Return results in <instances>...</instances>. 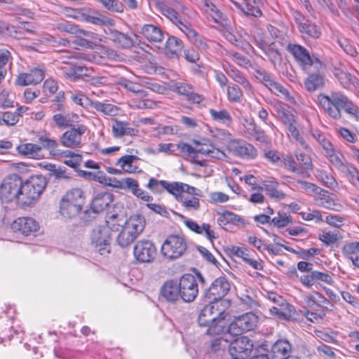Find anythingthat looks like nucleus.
<instances>
[{"label":"nucleus","mask_w":359,"mask_h":359,"mask_svg":"<svg viewBox=\"0 0 359 359\" xmlns=\"http://www.w3.org/2000/svg\"><path fill=\"white\" fill-rule=\"evenodd\" d=\"M208 302L199 313L198 325L207 327L206 334L209 336L220 335L226 328L224 313L229 306V302Z\"/></svg>","instance_id":"f257e3e1"},{"label":"nucleus","mask_w":359,"mask_h":359,"mask_svg":"<svg viewBox=\"0 0 359 359\" xmlns=\"http://www.w3.org/2000/svg\"><path fill=\"white\" fill-rule=\"evenodd\" d=\"M317 102L323 111L334 119L341 118V109L352 117H359L358 106L340 91H332L330 95L319 94Z\"/></svg>","instance_id":"f03ea898"},{"label":"nucleus","mask_w":359,"mask_h":359,"mask_svg":"<svg viewBox=\"0 0 359 359\" xmlns=\"http://www.w3.org/2000/svg\"><path fill=\"white\" fill-rule=\"evenodd\" d=\"M120 226L118 215L113 214L107 217L104 224L93 228L90 235L91 243L100 255L109 253L113 232L118 231Z\"/></svg>","instance_id":"7ed1b4c3"},{"label":"nucleus","mask_w":359,"mask_h":359,"mask_svg":"<svg viewBox=\"0 0 359 359\" xmlns=\"http://www.w3.org/2000/svg\"><path fill=\"white\" fill-rule=\"evenodd\" d=\"M86 196L80 188L68 190L61 198L59 212L65 218L72 219L78 216L85 204Z\"/></svg>","instance_id":"20e7f679"},{"label":"nucleus","mask_w":359,"mask_h":359,"mask_svg":"<svg viewBox=\"0 0 359 359\" xmlns=\"http://www.w3.org/2000/svg\"><path fill=\"white\" fill-rule=\"evenodd\" d=\"M46 186V179L41 175L32 176L25 182L22 180L19 205L23 208L34 205Z\"/></svg>","instance_id":"39448f33"},{"label":"nucleus","mask_w":359,"mask_h":359,"mask_svg":"<svg viewBox=\"0 0 359 359\" xmlns=\"http://www.w3.org/2000/svg\"><path fill=\"white\" fill-rule=\"evenodd\" d=\"M172 195L187 211H197L201 207L199 198L203 194L198 188L178 182Z\"/></svg>","instance_id":"423d86ee"},{"label":"nucleus","mask_w":359,"mask_h":359,"mask_svg":"<svg viewBox=\"0 0 359 359\" xmlns=\"http://www.w3.org/2000/svg\"><path fill=\"white\" fill-rule=\"evenodd\" d=\"M144 228V219L142 216L130 217L118 235L117 243L122 248L128 246L137 238Z\"/></svg>","instance_id":"0eeeda50"},{"label":"nucleus","mask_w":359,"mask_h":359,"mask_svg":"<svg viewBox=\"0 0 359 359\" xmlns=\"http://www.w3.org/2000/svg\"><path fill=\"white\" fill-rule=\"evenodd\" d=\"M22 178L16 174L10 175L0 186V198L5 202L15 201L19 205Z\"/></svg>","instance_id":"6e6552de"},{"label":"nucleus","mask_w":359,"mask_h":359,"mask_svg":"<svg viewBox=\"0 0 359 359\" xmlns=\"http://www.w3.org/2000/svg\"><path fill=\"white\" fill-rule=\"evenodd\" d=\"M187 250V243L183 236L170 235L163 242L161 246V253L168 259H175L180 257Z\"/></svg>","instance_id":"1a4fd4ad"},{"label":"nucleus","mask_w":359,"mask_h":359,"mask_svg":"<svg viewBox=\"0 0 359 359\" xmlns=\"http://www.w3.org/2000/svg\"><path fill=\"white\" fill-rule=\"evenodd\" d=\"M231 284L224 276L215 279L209 288L205 291V298L207 302H228L224 297L229 293Z\"/></svg>","instance_id":"9d476101"},{"label":"nucleus","mask_w":359,"mask_h":359,"mask_svg":"<svg viewBox=\"0 0 359 359\" xmlns=\"http://www.w3.org/2000/svg\"><path fill=\"white\" fill-rule=\"evenodd\" d=\"M181 299L184 302H193L198 295V285L196 278L191 274L183 275L178 282Z\"/></svg>","instance_id":"9b49d317"},{"label":"nucleus","mask_w":359,"mask_h":359,"mask_svg":"<svg viewBox=\"0 0 359 359\" xmlns=\"http://www.w3.org/2000/svg\"><path fill=\"white\" fill-rule=\"evenodd\" d=\"M79 57L76 55H71L67 57L62 56V61L60 62L61 65L58 67L62 71L63 76L71 80L76 81L83 76H88V69L86 67L81 65H76L73 62H69L67 59H77Z\"/></svg>","instance_id":"f8f14e48"},{"label":"nucleus","mask_w":359,"mask_h":359,"mask_svg":"<svg viewBox=\"0 0 359 359\" xmlns=\"http://www.w3.org/2000/svg\"><path fill=\"white\" fill-rule=\"evenodd\" d=\"M226 149L232 155L243 158L252 159L257 156V150L255 147L241 139L229 141Z\"/></svg>","instance_id":"ddd939ff"},{"label":"nucleus","mask_w":359,"mask_h":359,"mask_svg":"<svg viewBox=\"0 0 359 359\" xmlns=\"http://www.w3.org/2000/svg\"><path fill=\"white\" fill-rule=\"evenodd\" d=\"M253 348L252 340L245 336H239L229 345V354L233 359H245Z\"/></svg>","instance_id":"4468645a"},{"label":"nucleus","mask_w":359,"mask_h":359,"mask_svg":"<svg viewBox=\"0 0 359 359\" xmlns=\"http://www.w3.org/2000/svg\"><path fill=\"white\" fill-rule=\"evenodd\" d=\"M257 321L258 318L255 313H246L234 319L229 326V332L231 334L238 335L243 332L253 330Z\"/></svg>","instance_id":"2eb2a0df"},{"label":"nucleus","mask_w":359,"mask_h":359,"mask_svg":"<svg viewBox=\"0 0 359 359\" xmlns=\"http://www.w3.org/2000/svg\"><path fill=\"white\" fill-rule=\"evenodd\" d=\"M86 130L87 127L84 125L74 126L62 135L60 142L65 147L80 148L82 146V137Z\"/></svg>","instance_id":"dca6fc26"},{"label":"nucleus","mask_w":359,"mask_h":359,"mask_svg":"<svg viewBox=\"0 0 359 359\" xmlns=\"http://www.w3.org/2000/svg\"><path fill=\"white\" fill-rule=\"evenodd\" d=\"M133 253L138 262L149 263L155 259L157 250L151 241L142 240L138 241L134 246Z\"/></svg>","instance_id":"f3484780"},{"label":"nucleus","mask_w":359,"mask_h":359,"mask_svg":"<svg viewBox=\"0 0 359 359\" xmlns=\"http://www.w3.org/2000/svg\"><path fill=\"white\" fill-rule=\"evenodd\" d=\"M332 72L340 86L344 88L349 89L351 86H355L359 83L358 79L355 76H352L347 71L346 66L341 62H335L332 64Z\"/></svg>","instance_id":"a211bd4d"},{"label":"nucleus","mask_w":359,"mask_h":359,"mask_svg":"<svg viewBox=\"0 0 359 359\" xmlns=\"http://www.w3.org/2000/svg\"><path fill=\"white\" fill-rule=\"evenodd\" d=\"M154 6L162 15L168 18L181 31L189 24L187 21L182 20L177 12L173 8L169 7L165 1L154 0Z\"/></svg>","instance_id":"6ab92c4d"},{"label":"nucleus","mask_w":359,"mask_h":359,"mask_svg":"<svg viewBox=\"0 0 359 359\" xmlns=\"http://www.w3.org/2000/svg\"><path fill=\"white\" fill-rule=\"evenodd\" d=\"M182 221L184 224L191 231L205 236L210 242H212L217 236L215 231L211 229V226L208 223L198 224L194 220L187 218L185 216L180 215Z\"/></svg>","instance_id":"aec40b11"},{"label":"nucleus","mask_w":359,"mask_h":359,"mask_svg":"<svg viewBox=\"0 0 359 359\" xmlns=\"http://www.w3.org/2000/svg\"><path fill=\"white\" fill-rule=\"evenodd\" d=\"M170 89L194 103L200 104L204 99L203 95L194 93L193 86L187 83L182 81L173 83L170 86Z\"/></svg>","instance_id":"412c9836"},{"label":"nucleus","mask_w":359,"mask_h":359,"mask_svg":"<svg viewBox=\"0 0 359 359\" xmlns=\"http://www.w3.org/2000/svg\"><path fill=\"white\" fill-rule=\"evenodd\" d=\"M245 15L259 18L262 12L259 8L260 0H230Z\"/></svg>","instance_id":"4be33fe9"},{"label":"nucleus","mask_w":359,"mask_h":359,"mask_svg":"<svg viewBox=\"0 0 359 359\" xmlns=\"http://www.w3.org/2000/svg\"><path fill=\"white\" fill-rule=\"evenodd\" d=\"M196 143L198 145L199 153L205 156L220 161H227L229 158L224 151L215 147L209 140L203 139L201 142Z\"/></svg>","instance_id":"5701e85b"},{"label":"nucleus","mask_w":359,"mask_h":359,"mask_svg":"<svg viewBox=\"0 0 359 359\" xmlns=\"http://www.w3.org/2000/svg\"><path fill=\"white\" fill-rule=\"evenodd\" d=\"M44 70L41 68H35L29 73L20 74L15 80V83L20 86L35 85L40 83L44 78Z\"/></svg>","instance_id":"b1692460"},{"label":"nucleus","mask_w":359,"mask_h":359,"mask_svg":"<svg viewBox=\"0 0 359 359\" xmlns=\"http://www.w3.org/2000/svg\"><path fill=\"white\" fill-rule=\"evenodd\" d=\"M11 228L15 231L29 235L39 229V224L33 218L19 217L12 223Z\"/></svg>","instance_id":"393cba45"},{"label":"nucleus","mask_w":359,"mask_h":359,"mask_svg":"<svg viewBox=\"0 0 359 359\" xmlns=\"http://www.w3.org/2000/svg\"><path fill=\"white\" fill-rule=\"evenodd\" d=\"M111 130L114 137L120 138L123 136H137V129L130 127V123L126 121L114 119L112 121Z\"/></svg>","instance_id":"a878e982"},{"label":"nucleus","mask_w":359,"mask_h":359,"mask_svg":"<svg viewBox=\"0 0 359 359\" xmlns=\"http://www.w3.org/2000/svg\"><path fill=\"white\" fill-rule=\"evenodd\" d=\"M315 203L318 206L339 211L342 208V205L339 203L337 197L333 194H329L325 191L322 194H319L314 198Z\"/></svg>","instance_id":"bb28decb"},{"label":"nucleus","mask_w":359,"mask_h":359,"mask_svg":"<svg viewBox=\"0 0 359 359\" xmlns=\"http://www.w3.org/2000/svg\"><path fill=\"white\" fill-rule=\"evenodd\" d=\"M292 351V345L285 339L277 341L271 347L272 359H288Z\"/></svg>","instance_id":"cd10ccee"},{"label":"nucleus","mask_w":359,"mask_h":359,"mask_svg":"<svg viewBox=\"0 0 359 359\" xmlns=\"http://www.w3.org/2000/svg\"><path fill=\"white\" fill-rule=\"evenodd\" d=\"M178 182H168L165 180H158L151 177L149 179L147 188L154 194H161L166 190L169 194H172Z\"/></svg>","instance_id":"c85d7f7f"},{"label":"nucleus","mask_w":359,"mask_h":359,"mask_svg":"<svg viewBox=\"0 0 359 359\" xmlns=\"http://www.w3.org/2000/svg\"><path fill=\"white\" fill-rule=\"evenodd\" d=\"M161 294L170 302H175L181 299L178 283L172 280L166 281L161 287Z\"/></svg>","instance_id":"c756f323"},{"label":"nucleus","mask_w":359,"mask_h":359,"mask_svg":"<svg viewBox=\"0 0 359 359\" xmlns=\"http://www.w3.org/2000/svg\"><path fill=\"white\" fill-rule=\"evenodd\" d=\"M126 189L130 191L135 197L145 202L153 200V197L140 187L138 182L133 178L127 177L125 182Z\"/></svg>","instance_id":"7c9ffc66"},{"label":"nucleus","mask_w":359,"mask_h":359,"mask_svg":"<svg viewBox=\"0 0 359 359\" xmlns=\"http://www.w3.org/2000/svg\"><path fill=\"white\" fill-rule=\"evenodd\" d=\"M56 29L60 32H64L67 33H69L71 34L75 35L77 37H81L82 36H86L91 39L95 38V35L93 32H87L79 28L77 25L70 24L68 22L58 23L56 25Z\"/></svg>","instance_id":"2f4dec72"},{"label":"nucleus","mask_w":359,"mask_h":359,"mask_svg":"<svg viewBox=\"0 0 359 359\" xmlns=\"http://www.w3.org/2000/svg\"><path fill=\"white\" fill-rule=\"evenodd\" d=\"M113 201V196L110 193L104 192L97 194L91 203V208L95 212H100L105 210Z\"/></svg>","instance_id":"473e14b6"},{"label":"nucleus","mask_w":359,"mask_h":359,"mask_svg":"<svg viewBox=\"0 0 359 359\" xmlns=\"http://www.w3.org/2000/svg\"><path fill=\"white\" fill-rule=\"evenodd\" d=\"M288 50L302 65H312L313 64L309 52L303 46L297 44L289 45Z\"/></svg>","instance_id":"72a5a7b5"},{"label":"nucleus","mask_w":359,"mask_h":359,"mask_svg":"<svg viewBox=\"0 0 359 359\" xmlns=\"http://www.w3.org/2000/svg\"><path fill=\"white\" fill-rule=\"evenodd\" d=\"M141 33L149 41L161 42L163 39V33L161 28L153 25H144Z\"/></svg>","instance_id":"f704fd0d"},{"label":"nucleus","mask_w":359,"mask_h":359,"mask_svg":"<svg viewBox=\"0 0 359 359\" xmlns=\"http://www.w3.org/2000/svg\"><path fill=\"white\" fill-rule=\"evenodd\" d=\"M118 84L127 90L137 94L141 97H144L147 95L146 92L142 89V78L138 79V81L121 79L119 81Z\"/></svg>","instance_id":"c9c22d12"},{"label":"nucleus","mask_w":359,"mask_h":359,"mask_svg":"<svg viewBox=\"0 0 359 359\" xmlns=\"http://www.w3.org/2000/svg\"><path fill=\"white\" fill-rule=\"evenodd\" d=\"M205 11L210 15L212 20L217 23H222L226 20V16L222 12L210 1L204 0L201 4Z\"/></svg>","instance_id":"e433bc0d"},{"label":"nucleus","mask_w":359,"mask_h":359,"mask_svg":"<svg viewBox=\"0 0 359 359\" xmlns=\"http://www.w3.org/2000/svg\"><path fill=\"white\" fill-rule=\"evenodd\" d=\"M183 48L182 41L175 36L168 38L165 46V54L168 57H177Z\"/></svg>","instance_id":"4c0bfd02"},{"label":"nucleus","mask_w":359,"mask_h":359,"mask_svg":"<svg viewBox=\"0 0 359 359\" xmlns=\"http://www.w3.org/2000/svg\"><path fill=\"white\" fill-rule=\"evenodd\" d=\"M299 29L301 33L312 38H318L320 35V31L318 26L305 18L299 21Z\"/></svg>","instance_id":"58836bf2"},{"label":"nucleus","mask_w":359,"mask_h":359,"mask_svg":"<svg viewBox=\"0 0 359 359\" xmlns=\"http://www.w3.org/2000/svg\"><path fill=\"white\" fill-rule=\"evenodd\" d=\"M269 312L272 316H276L279 319L290 320L294 313V309L291 305L286 304L280 308L273 306L270 308Z\"/></svg>","instance_id":"ea45409f"},{"label":"nucleus","mask_w":359,"mask_h":359,"mask_svg":"<svg viewBox=\"0 0 359 359\" xmlns=\"http://www.w3.org/2000/svg\"><path fill=\"white\" fill-rule=\"evenodd\" d=\"M108 35L109 39L113 41L118 47L125 48L133 45V41L130 37L117 30H110Z\"/></svg>","instance_id":"a19ab883"},{"label":"nucleus","mask_w":359,"mask_h":359,"mask_svg":"<svg viewBox=\"0 0 359 359\" xmlns=\"http://www.w3.org/2000/svg\"><path fill=\"white\" fill-rule=\"evenodd\" d=\"M17 150L22 155L35 158L40 156L41 147L36 144L26 143L19 145Z\"/></svg>","instance_id":"79ce46f5"},{"label":"nucleus","mask_w":359,"mask_h":359,"mask_svg":"<svg viewBox=\"0 0 359 359\" xmlns=\"http://www.w3.org/2000/svg\"><path fill=\"white\" fill-rule=\"evenodd\" d=\"M324 85V79L319 74H310L304 81L306 89L310 92L322 88Z\"/></svg>","instance_id":"37998d69"},{"label":"nucleus","mask_w":359,"mask_h":359,"mask_svg":"<svg viewBox=\"0 0 359 359\" xmlns=\"http://www.w3.org/2000/svg\"><path fill=\"white\" fill-rule=\"evenodd\" d=\"M209 113L212 119L216 122L229 126L232 123V118L226 109L216 110L210 109Z\"/></svg>","instance_id":"c03bdc74"},{"label":"nucleus","mask_w":359,"mask_h":359,"mask_svg":"<svg viewBox=\"0 0 359 359\" xmlns=\"http://www.w3.org/2000/svg\"><path fill=\"white\" fill-rule=\"evenodd\" d=\"M91 107L104 115L111 116H116L119 111V109L114 104L103 103L99 101L91 102Z\"/></svg>","instance_id":"a18cd8bd"},{"label":"nucleus","mask_w":359,"mask_h":359,"mask_svg":"<svg viewBox=\"0 0 359 359\" xmlns=\"http://www.w3.org/2000/svg\"><path fill=\"white\" fill-rule=\"evenodd\" d=\"M296 158L300 165L301 175L309 177L308 170H312L313 168L311 157L305 154L297 152Z\"/></svg>","instance_id":"49530a36"},{"label":"nucleus","mask_w":359,"mask_h":359,"mask_svg":"<svg viewBox=\"0 0 359 359\" xmlns=\"http://www.w3.org/2000/svg\"><path fill=\"white\" fill-rule=\"evenodd\" d=\"M39 141L41 143V149H47L51 155L59 156L62 154L61 150L57 149L58 144L56 140L46 136H40Z\"/></svg>","instance_id":"de8ad7c7"},{"label":"nucleus","mask_w":359,"mask_h":359,"mask_svg":"<svg viewBox=\"0 0 359 359\" xmlns=\"http://www.w3.org/2000/svg\"><path fill=\"white\" fill-rule=\"evenodd\" d=\"M269 88L276 95L286 100L290 104L295 103L294 97L291 96L287 90L279 83L274 81Z\"/></svg>","instance_id":"09e8293b"},{"label":"nucleus","mask_w":359,"mask_h":359,"mask_svg":"<svg viewBox=\"0 0 359 359\" xmlns=\"http://www.w3.org/2000/svg\"><path fill=\"white\" fill-rule=\"evenodd\" d=\"M209 132L211 137L218 142L226 144L227 145L229 141L233 140L231 138V133L226 130L219 128H210Z\"/></svg>","instance_id":"8fccbe9b"},{"label":"nucleus","mask_w":359,"mask_h":359,"mask_svg":"<svg viewBox=\"0 0 359 359\" xmlns=\"http://www.w3.org/2000/svg\"><path fill=\"white\" fill-rule=\"evenodd\" d=\"M228 75L236 82L242 85V86L249 93L252 92V87L250 82L244 77L243 74L234 69L227 71Z\"/></svg>","instance_id":"3c124183"},{"label":"nucleus","mask_w":359,"mask_h":359,"mask_svg":"<svg viewBox=\"0 0 359 359\" xmlns=\"http://www.w3.org/2000/svg\"><path fill=\"white\" fill-rule=\"evenodd\" d=\"M136 159H137V157L135 156L125 155L118 159L116 165H120L126 172L133 173L136 170V167L133 165V163Z\"/></svg>","instance_id":"603ef678"},{"label":"nucleus","mask_w":359,"mask_h":359,"mask_svg":"<svg viewBox=\"0 0 359 359\" xmlns=\"http://www.w3.org/2000/svg\"><path fill=\"white\" fill-rule=\"evenodd\" d=\"M297 187L302 189L308 195H319L325 192V190L316 184L306 181L298 180Z\"/></svg>","instance_id":"864d4df0"},{"label":"nucleus","mask_w":359,"mask_h":359,"mask_svg":"<svg viewBox=\"0 0 359 359\" xmlns=\"http://www.w3.org/2000/svg\"><path fill=\"white\" fill-rule=\"evenodd\" d=\"M219 224L226 225L228 223H242L244 224V219L230 211L223 212L218 217Z\"/></svg>","instance_id":"5fc2aeb1"},{"label":"nucleus","mask_w":359,"mask_h":359,"mask_svg":"<svg viewBox=\"0 0 359 359\" xmlns=\"http://www.w3.org/2000/svg\"><path fill=\"white\" fill-rule=\"evenodd\" d=\"M62 154L59 156H64L65 159L64 160V163L72 167L76 168L81 162L82 158L81 156L75 154L70 151H62Z\"/></svg>","instance_id":"6e6d98bb"},{"label":"nucleus","mask_w":359,"mask_h":359,"mask_svg":"<svg viewBox=\"0 0 359 359\" xmlns=\"http://www.w3.org/2000/svg\"><path fill=\"white\" fill-rule=\"evenodd\" d=\"M276 112L278 117L285 125L290 123H296V116L292 111L280 107L277 109Z\"/></svg>","instance_id":"4d7b16f0"},{"label":"nucleus","mask_w":359,"mask_h":359,"mask_svg":"<svg viewBox=\"0 0 359 359\" xmlns=\"http://www.w3.org/2000/svg\"><path fill=\"white\" fill-rule=\"evenodd\" d=\"M278 183L271 182L269 184H264L263 187L265 189L266 194L271 197L282 199L285 198V194L277 189Z\"/></svg>","instance_id":"13d9d810"},{"label":"nucleus","mask_w":359,"mask_h":359,"mask_svg":"<svg viewBox=\"0 0 359 359\" xmlns=\"http://www.w3.org/2000/svg\"><path fill=\"white\" fill-rule=\"evenodd\" d=\"M194 142L197 145L196 148H194L187 143H180L177 144V149L180 150L181 153H182L184 155L188 157L195 158L199 153V151L198 145L196 143L197 142L195 141Z\"/></svg>","instance_id":"bf43d9fd"},{"label":"nucleus","mask_w":359,"mask_h":359,"mask_svg":"<svg viewBox=\"0 0 359 359\" xmlns=\"http://www.w3.org/2000/svg\"><path fill=\"white\" fill-rule=\"evenodd\" d=\"M70 94V99L72 101L82 107H87L88 105L91 106V102H94V101L90 100L81 93L71 92Z\"/></svg>","instance_id":"052dcab7"},{"label":"nucleus","mask_w":359,"mask_h":359,"mask_svg":"<svg viewBox=\"0 0 359 359\" xmlns=\"http://www.w3.org/2000/svg\"><path fill=\"white\" fill-rule=\"evenodd\" d=\"M227 95L230 102H241L243 93L238 86H229L227 87Z\"/></svg>","instance_id":"680f3d73"},{"label":"nucleus","mask_w":359,"mask_h":359,"mask_svg":"<svg viewBox=\"0 0 359 359\" xmlns=\"http://www.w3.org/2000/svg\"><path fill=\"white\" fill-rule=\"evenodd\" d=\"M11 59V55L8 50H0V77L6 76V66Z\"/></svg>","instance_id":"e2e57ef3"},{"label":"nucleus","mask_w":359,"mask_h":359,"mask_svg":"<svg viewBox=\"0 0 359 359\" xmlns=\"http://www.w3.org/2000/svg\"><path fill=\"white\" fill-rule=\"evenodd\" d=\"M305 300L309 306H311L315 304H325L327 299L318 292H311L308 296L305 297Z\"/></svg>","instance_id":"0e129e2a"},{"label":"nucleus","mask_w":359,"mask_h":359,"mask_svg":"<svg viewBox=\"0 0 359 359\" xmlns=\"http://www.w3.org/2000/svg\"><path fill=\"white\" fill-rule=\"evenodd\" d=\"M0 120L1 126L6 125L8 126H13L19 121L18 115L11 111L2 113Z\"/></svg>","instance_id":"69168bd1"},{"label":"nucleus","mask_w":359,"mask_h":359,"mask_svg":"<svg viewBox=\"0 0 359 359\" xmlns=\"http://www.w3.org/2000/svg\"><path fill=\"white\" fill-rule=\"evenodd\" d=\"M324 154L334 165L339 166L342 165L341 154L334 147L325 152Z\"/></svg>","instance_id":"338daca9"},{"label":"nucleus","mask_w":359,"mask_h":359,"mask_svg":"<svg viewBox=\"0 0 359 359\" xmlns=\"http://www.w3.org/2000/svg\"><path fill=\"white\" fill-rule=\"evenodd\" d=\"M227 335L224 337H216L212 341L211 348L213 351L216 352L222 349H225L226 347L229 348V341L226 338Z\"/></svg>","instance_id":"774afa93"}]
</instances>
